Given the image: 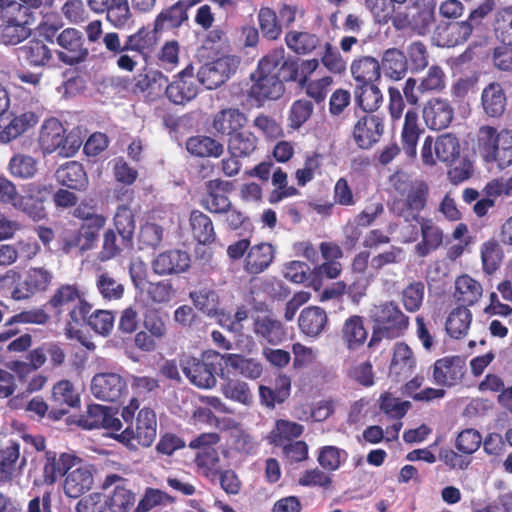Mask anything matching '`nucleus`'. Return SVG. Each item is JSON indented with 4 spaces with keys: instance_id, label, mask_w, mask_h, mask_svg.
<instances>
[{
    "instance_id": "1",
    "label": "nucleus",
    "mask_w": 512,
    "mask_h": 512,
    "mask_svg": "<svg viewBox=\"0 0 512 512\" xmlns=\"http://www.w3.org/2000/svg\"><path fill=\"white\" fill-rule=\"evenodd\" d=\"M56 321H64L69 332L84 325L85 316L92 310L85 291L78 283L60 284L45 304Z\"/></svg>"
},
{
    "instance_id": "2",
    "label": "nucleus",
    "mask_w": 512,
    "mask_h": 512,
    "mask_svg": "<svg viewBox=\"0 0 512 512\" xmlns=\"http://www.w3.org/2000/svg\"><path fill=\"white\" fill-rule=\"evenodd\" d=\"M393 187L402 198L393 200L392 212L406 222H419L420 212L426 207L429 197L428 184L420 179L412 180L405 173H397Z\"/></svg>"
},
{
    "instance_id": "3",
    "label": "nucleus",
    "mask_w": 512,
    "mask_h": 512,
    "mask_svg": "<svg viewBox=\"0 0 512 512\" xmlns=\"http://www.w3.org/2000/svg\"><path fill=\"white\" fill-rule=\"evenodd\" d=\"M373 332L368 342L372 347L382 339L393 340L404 336L410 326V318L394 301H385L372 310Z\"/></svg>"
},
{
    "instance_id": "4",
    "label": "nucleus",
    "mask_w": 512,
    "mask_h": 512,
    "mask_svg": "<svg viewBox=\"0 0 512 512\" xmlns=\"http://www.w3.org/2000/svg\"><path fill=\"white\" fill-rule=\"evenodd\" d=\"M477 146L485 163H496L501 170L512 164V129L481 126Z\"/></svg>"
},
{
    "instance_id": "5",
    "label": "nucleus",
    "mask_w": 512,
    "mask_h": 512,
    "mask_svg": "<svg viewBox=\"0 0 512 512\" xmlns=\"http://www.w3.org/2000/svg\"><path fill=\"white\" fill-rule=\"evenodd\" d=\"M157 435V417L152 408L143 407L136 417L135 429L128 425L123 431L114 433L112 439L118 441L129 450H137L138 446L150 447Z\"/></svg>"
},
{
    "instance_id": "6",
    "label": "nucleus",
    "mask_w": 512,
    "mask_h": 512,
    "mask_svg": "<svg viewBox=\"0 0 512 512\" xmlns=\"http://www.w3.org/2000/svg\"><path fill=\"white\" fill-rule=\"evenodd\" d=\"M425 132L419 123V114L417 108H410L404 115V122L401 130V148L397 143H391L383 148L379 155V162L382 165L389 164L401 151L405 155L414 159L417 155V145L420 136Z\"/></svg>"
},
{
    "instance_id": "7",
    "label": "nucleus",
    "mask_w": 512,
    "mask_h": 512,
    "mask_svg": "<svg viewBox=\"0 0 512 512\" xmlns=\"http://www.w3.org/2000/svg\"><path fill=\"white\" fill-rule=\"evenodd\" d=\"M12 9L13 12L3 15L6 20L0 24V42L5 45H16L29 37V26L35 21L37 11L20 3Z\"/></svg>"
},
{
    "instance_id": "8",
    "label": "nucleus",
    "mask_w": 512,
    "mask_h": 512,
    "mask_svg": "<svg viewBox=\"0 0 512 512\" xmlns=\"http://www.w3.org/2000/svg\"><path fill=\"white\" fill-rule=\"evenodd\" d=\"M262 60L258 62L257 69L251 74L253 83L248 90V99L257 107H262L267 101L277 100L282 97L285 87L272 73L263 69Z\"/></svg>"
},
{
    "instance_id": "9",
    "label": "nucleus",
    "mask_w": 512,
    "mask_h": 512,
    "mask_svg": "<svg viewBox=\"0 0 512 512\" xmlns=\"http://www.w3.org/2000/svg\"><path fill=\"white\" fill-rule=\"evenodd\" d=\"M51 192V185L35 182L28 183L24 186V195L17 193L11 205L16 210L26 214L32 220L39 221L46 217L43 203Z\"/></svg>"
},
{
    "instance_id": "10",
    "label": "nucleus",
    "mask_w": 512,
    "mask_h": 512,
    "mask_svg": "<svg viewBox=\"0 0 512 512\" xmlns=\"http://www.w3.org/2000/svg\"><path fill=\"white\" fill-rule=\"evenodd\" d=\"M56 51L58 59L68 66H74L85 62L89 55V50L85 45V39L81 31L76 28L68 27L63 29L57 36Z\"/></svg>"
},
{
    "instance_id": "11",
    "label": "nucleus",
    "mask_w": 512,
    "mask_h": 512,
    "mask_svg": "<svg viewBox=\"0 0 512 512\" xmlns=\"http://www.w3.org/2000/svg\"><path fill=\"white\" fill-rule=\"evenodd\" d=\"M116 414L117 412L111 407L90 404L87 406L86 412L80 415L77 424L86 430L104 429L112 438L114 433L116 434L122 429V422Z\"/></svg>"
},
{
    "instance_id": "12",
    "label": "nucleus",
    "mask_w": 512,
    "mask_h": 512,
    "mask_svg": "<svg viewBox=\"0 0 512 512\" xmlns=\"http://www.w3.org/2000/svg\"><path fill=\"white\" fill-rule=\"evenodd\" d=\"M92 395L106 402H120L128 394L124 377L114 372L97 373L93 376L90 387Z\"/></svg>"
},
{
    "instance_id": "13",
    "label": "nucleus",
    "mask_w": 512,
    "mask_h": 512,
    "mask_svg": "<svg viewBox=\"0 0 512 512\" xmlns=\"http://www.w3.org/2000/svg\"><path fill=\"white\" fill-rule=\"evenodd\" d=\"M16 57L23 67L48 69L54 66L53 50L39 38H32L16 49Z\"/></svg>"
},
{
    "instance_id": "14",
    "label": "nucleus",
    "mask_w": 512,
    "mask_h": 512,
    "mask_svg": "<svg viewBox=\"0 0 512 512\" xmlns=\"http://www.w3.org/2000/svg\"><path fill=\"white\" fill-rule=\"evenodd\" d=\"M261 60L264 71L272 73L281 84L297 82L300 85L299 63L291 57L286 58L283 47L270 51Z\"/></svg>"
},
{
    "instance_id": "15",
    "label": "nucleus",
    "mask_w": 512,
    "mask_h": 512,
    "mask_svg": "<svg viewBox=\"0 0 512 512\" xmlns=\"http://www.w3.org/2000/svg\"><path fill=\"white\" fill-rule=\"evenodd\" d=\"M198 79L194 75V67L189 64L179 72L171 83L163 86L167 98L174 104H185L198 94Z\"/></svg>"
},
{
    "instance_id": "16",
    "label": "nucleus",
    "mask_w": 512,
    "mask_h": 512,
    "mask_svg": "<svg viewBox=\"0 0 512 512\" xmlns=\"http://www.w3.org/2000/svg\"><path fill=\"white\" fill-rule=\"evenodd\" d=\"M422 118L430 130L441 131L448 128L454 119L451 101L439 96L431 97L423 105Z\"/></svg>"
},
{
    "instance_id": "17",
    "label": "nucleus",
    "mask_w": 512,
    "mask_h": 512,
    "mask_svg": "<svg viewBox=\"0 0 512 512\" xmlns=\"http://www.w3.org/2000/svg\"><path fill=\"white\" fill-rule=\"evenodd\" d=\"M114 486L107 496V508L111 512H130L135 504V494L127 487L128 480L117 474L107 475L102 483V489L108 490Z\"/></svg>"
},
{
    "instance_id": "18",
    "label": "nucleus",
    "mask_w": 512,
    "mask_h": 512,
    "mask_svg": "<svg viewBox=\"0 0 512 512\" xmlns=\"http://www.w3.org/2000/svg\"><path fill=\"white\" fill-rule=\"evenodd\" d=\"M82 462V458L74 453L47 450L44 454L43 481L45 484L53 485L61 477H65L68 471Z\"/></svg>"
},
{
    "instance_id": "19",
    "label": "nucleus",
    "mask_w": 512,
    "mask_h": 512,
    "mask_svg": "<svg viewBox=\"0 0 512 512\" xmlns=\"http://www.w3.org/2000/svg\"><path fill=\"white\" fill-rule=\"evenodd\" d=\"M247 115L239 108H223L211 116L209 131L214 137H230L247 124Z\"/></svg>"
},
{
    "instance_id": "20",
    "label": "nucleus",
    "mask_w": 512,
    "mask_h": 512,
    "mask_svg": "<svg viewBox=\"0 0 512 512\" xmlns=\"http://www.w3.org/2000/svg\"><path fill=\"white\" fill-rule=\"evenodd\" d=\"M466 372L465 361L460 356H445L433 364V382L441 387L458 384Z\"/></svg>"
},
{
    "instance_id": "21",
    "label": "nucleus",
    "mask_w": 512,
    "mask_h": 512,
    "mask_svg": "<svg viewBox=\"0 0 512 512\" xmlns=\"http://www.w3.org/2000/svg\"><path fill=\"white\" fill-rule=\"evenodd\" d=\"M384 128L383 118L366 113L355 123L353 139L359 148L369 149L380 140Z\"/></svg>"
},
{
    "instance_id": "22",
    "label": "nucleus",
    "mask_w": 512,
    "mask_h": 512,
    "mask_svg": "<svg viewBox=\"0 0 512 512\" xmlns=\"http://www.w3.org/2000/svg\"><path fill=\"white\" fill-rule=\"evenodd\" d=\"M151 266L153 272L159 276L178 275L190 268L191 258L186 251L171 249L159 253Z\"/></svg>"
},
{
    "instance_id": "23",
    "label": "nucleus",
    "mask_w": 512,
    "mask_h": 512,
    "mask_svg": "<svg viewBox=\"0 0 512 512\" xmlns=\"http://www.w3.org/2000/svg\"><path fill=\"white\" fill-rule=\"evenodd\" d=\"M206 194L202 197L201 206L213 214H222L229 210L231 201L227 196L232 188L229 181L221 179L209 180L205 184Z\"/></svg>"
},
{
    "instance_id": "24",
    "label": "nucleus",
    "mask_w": 512,
    "mask_h": 512,
    "mask_svg": "<svg viewBox=\"0 0 512 512\" xmlns=\"http://www.w3.org/2000/svg\"><path fill=\"white\" fill-rule=\"evenodd\" d=\"M89 8L97 14H106V19L116 28H124L131 20L128 0H87Z\"/></svg>"
},
{
    "instance_id": "25",
    "label": "nucleus",
    "mask_w": 512,
    "mask_h": 512,
    "mask_svg": "<svg viewBox=\"0 0 512 512\" xmlns=\"http://www.w3.org/2000/svg\"><path fill=\"white\" fill-rule=\"evenodd\" d=\"M93 482L92 468L82 460L74 468L70 469L64 477V494L69 498H78L92 488Z\"/></svg>"
},
{
    "instance_id": "26",
    "label": "nucleus",
    "mask_w": 512,
    "mask_h": 512,
    "mask_svg": "<svg viewBox=\"0 0 512 512\" xmlns=\"http://www.w3.org/2000/svg\"><path fill=\"white\" fill-rule=\"evenodd\" d=\"M53 279V274L43 267L31 268L25 280L12 291L15 300L28 299L30 296L46 291Z\"/></svg>"
},
{
    "instance_id": "27",
    "label": "nucleus",
    "mask_w": 512,
    "mask_h": 512,
    "mask_svg": "<svg viewBox=\"0 0 512 512\" xmlns=\"http://www.w3.org/2000/svg\"><path fill=\"white\" fill-rule=\"evenodd\" d=\"M181 367L190 382L199 388H211L216 383V370L212 363L187 357L181 361Z\"/></svg>"
},
{
    "instance_id": "28",
    "label": "nucleus",
    "mask_w": 512,
    "mask_h": 512,
    "mask_svg": "<svg viewBox=\"0 0 512 512\" xmlns=\"http://www.w3.org/2000/svg\"><path fill=\"white\" fill-rule=\"evenodd\" d=\"M26 459H20V444L14 440H8L0 444V481L9 482L16 477Z\"/></svg>"
},
{
    "instance_id": "29",
    "label": "nucleus",
    "mask_w": 512,
    "mask_h": 512,
    "mask_svg": "<svg viewBox=\"0 0 512 512\" xmlns=\"http://www.w3.org/2000/svg\"><path fill=\"white\" fill-rule=\"evenodd\" d=\"M106 51L111 57H117V66L120 70L132 72L141 58L136 52H131L121 42L117 32H108L102 37Z\"/></svg>"
},
{
    "instance_id": "30",
    "label": "nucleus",
    "mask_w": 512,
    "mask_h": 512,
    "mask_svg": "<svg viewBox=\"0 0 512 512\" xmlns=\"http://www.w3.org/2000/svg\"><path fill=\"white\" fill-rule=\"evenodd\" d=\"M275 248L272 244L262 242L251 246L243 261V270L252 276L265 272L273 263Z\"/></svg>"
},
{
    "instance_id": "31",
    "label": "nucleus",
    "mask_w": 512,
    "mask_h": 512,
    "mask_svg": "<svg viewBox=\"0 0 512 512\" xmlns=\"http://www.w3.org/2000/svg\"><path fill=\"white\" fill-rule=\"evenodd\" d=\"M55 177L60 185L71 190L84 191L89 184L84 166L78 161H67L60 165Z\"/></svg>"
},
{
    "instance_id": "32",
    "label": "nucleus",
    "mask_w": 512,
    "mask_h": 512,
    "mask_svg": "<svg viewBox=\"0 0 512 512\" xmlns=\"http://www.w3.org/2000/svg\"><path fill=\"white\" fill-rule=\"evenodd\" d=\"M65 132V128L57 118L51 117L43 122L38 142L44 154L60 151L65 143Z\"/></svg>"
},
{
    "instance_id": "33",
    "label": "nucleus",
    "mask_w": 512,
    "mask_h": 512,
    "mask_svg": "<svg viewBox=\"0 0 512 512\" xmlns=\"http://www.w3.org/2000/svg\"><path fill=\"white\" fill-rule=\"evenodd\" d=\"M191 6L178 0L164 8L154 19L155 31L163 32L169 29H178L188 21V10Z\"/></svg>"
},
{
    "instance_id": "34",
    "label": "nucleus",
    "mask_w": 512,
    "mask_h": 512,
    "mask_svg": "<svg viewBox=\"0 0 512 512\" xmlns=\"http://www.w3.org/2000/svg\"><path fill=\"white\" fill-rule=\"evenodd\" d=\"M39 122V115L33 111H25L15 115L10 122L0 130V142L8 144L13 140L27 134Z\"/></svg>"
},
{
    "instance_id": "35",
    "label": "nucleus",
    "mask_w": 512,
    "mask_h": 512,
    "mask_svg": "<svg viewBox=\"0 0 512 512\" xmlns=\"http://www.w3.org/2000/svg\"><path fill=\"white\" fill-rule=\"evenodd\" d=\"M155 31L148 27H141L135 33L128 35L124 41L125 47L131 52H136L141 58L147 59L150 54L156 49L158 38Z\"/></svg>"
},
{
    "instance_id": "36",
    "label": "nucleus",
    "mask_w": 512,
    "mask_h": 512,
    "mask_svg": "<svg viewBox=\"0 0 512 512\" xmlns=\"http://www.w3.org/2000/svg\"><path fill=\"white\" fill-rule=\"evenodd\" d=\"M328 325V316L324 309L318 306L304 308L298 318L300 331L309 337H317Z\"/></svg>"
},
{
    "instance_id": "37",
    "label": "nucleus",
    "mask_w": 512,
    "mask_h": 512,
    "mask_svg": "<svg viewBox=\"0 0 512 512\" xmlns=\"http://www.w3.org/2000/svg\"><path fill=\"white\" fill-rule=\"evenodd\" d=\"M417 223L420 225L422 240L415 246V252L419 257H426L441 246L443 233L432 219L421 218Z\"/></svg>"
},
{
    "instance_id": "38",
    "label": "nucleus",
    "mask_w": 512,
    "mask_h": 512,
    "mask_svg": "<svg viewBox=\"0 0 512 512\" xmlns=\"http://www.w3.org/2000/svg\"><path fill=\"white\" fill-rule=\"evenodd\" d=\"M192 238L199 244L210 245L216 240V232L211 218L200 210H192L189 216Z\"/></svg>"
},
{
    "instance_id": "39",
    "label": "nucleus",
    "mask_w": 512,
    "mask_h": 512,
    "mask_svg": "<svg viewBox=\"0 0 512 512\" xmlns=\"http://www.w3.org/2000/svg\"><path fill=\"white\" fill-rule=\"evenodd\" d=\"M186 149L195 157L219 158L224 153V144L210 136L196 135L187 139Z\"/></svg>"
},
{
    "instance_id": "40",
    "label": "nucleus",
    "mask_w": 512,
    "mask_h": 512,
    "mask_svg": "<svg viewBox=\"0 0 512 512\" xmlns=\"http://www.w3.org/2000/svg\"><path fill=\"white\" fill-rule=\"evenodd\" d=\"M380 67L386 77L398 81L407 73L408 59L402 50L389 48L382 54Z\"/></svg>"
},
{
    "instance_id": "41",
    "label": "nucleus",
    "mask_w": 512,
    "mask_h": 512,
    "mask_svg": "<svg viewBox=\"0 0 512 512\" xmlns=\"http://www.w3.org/2000/svg\"><path fill=\"white\" fill-rule=\"evenodd\" d=\"M341 336L348 350H356L363 346L368 338L363 317L352 315L347 318L342 325Z\"/></svg>"
},
{
    "instance_id": "42",
    "label": "nucleus",
    "mask_w": 512,
    "mask_h": 512,
    "mask_svg": "<svg viewBox=\"0 0 512 512\" xmlns=\"http://www.w3.org/2000/svg\"><path fill=\"white\" fill-rule=\"evenodd\" d=\"M254 333L269 344H281L287 337L283 324L270 316H258L253 323Z\"/></svg>"
},
{
    "instance_id": "43",
    "label": "nucleus",
    "mask_w": 512,
    "mask_h": 512,
    "mask_svg": "<svg viewBox=\"0 0 512 512\" xmlns=\"http://www.w3.org/2000/svg\"><path fill=\"white\" fill-rule=\"evenodd\" d=\"M474 29L470 21H456L446 24L438 32L441 46L454 47L465 43Z\"/></svg>"
},
{
    "instance_id": "44",
    "label": "nucleus",
    "mask_w": 512,
    "mask_h": 512,
    "mask_svg": "<svg viewBox=\"0 0 512 512\" xmlns=\"http://www.w3.org/2000/svg\"><path fill=\"white\" fill-rule=\"evenodd\" d=\"M351 74L357 84L376 83L381 76L380 62L371 56H361L353 60Z\"/></svg>"
},
{
    "instance_id": "45",
    "label": "nucleus",
    "mask_w": 512,
    "mask_h": 512,
    "mask_svg": "<svg viewBox=\"0 0 512 512\" xmlns=\"http://www.w3.org/2000/svg\"><path fill=\"white\" fill-rule=\"evenodd\" d=\"M482 285L468 274L458 276L455 280L454 297L464 307L472 306L482 296Z\"/></svg>"
},
{
    "instance_id": "46",
    "label": "nucleus",
    "mask_w": 512,
    "mask_h": 512,
    "mask_svg": "<svg viewBox=\"0 0 512 512\" xmlns=\"http://www.w3.org/2000/svg\"><path fill=\"white\" fill-rule=\"evenodd\" d=\"M482 107L485 113L490 117H500L506 109V94L497 82L487 85L481 95Z\"/></svg>"
},
{
    "instance_id": "47",
    "label": "nucleus",
    "mask_w": 512,
    "mask_h": 512,
    "mask_svg": "<svg viewBox=\"0 0 512 512\" xmlns=\"http://www.w3.org/2000/svg\"><path fill=\"white\" fill-rule=\"evenodd\" d=\"M284 40L287 47L297 55L311 54L321 44L319 36L308 31L290 30Z\"/></svg>"
},
{
    "instance_id": "48",
    "label": "nucleus",
    "mask_w": 512,
    "mask_h": 512,
    "mask_svg": "<svg viewBox=\"0 0 512 512\" xmlns=\"http://www.w3.org/2000/svg\"><path fill=\"white\" fill-rule=\"evenodd\" d=\"M291 378L286 374H280L276 378L275 389L265 385L259 386V397L263 405L274 408L276 404L283 403L290 395Z\"/></svg>"
},
{
    "instance_id": "49",
    "label": "nucleus",
    "mask_w": 512,
    "mask_h": 512,
    "mask_svg": "<svg viewBox=\"0 0 512 512\" xmlns=\"http://www.w3.org/2000/svg\"><path fill=\"white\" fill-rule=\"evenodd\" d=\"M117 234L113 228H108L103 234V243L100 251V259L102 261L111 260L117 256H121L124 252H131L134 248V241Z\"/></svg>"
},
{
    "instance_id": "50",
    "label": "nucleus",
    "mask_w": 512,
    "mask_h": 512,
    "mask_svg": "<svg viewBox=\"0 0 512 512\" xmlns=\"http://www.w3.org/2000/svg\"><path fill=\"white\" fill-rule=\"evenodd\" d=\"M258 143L254 132L241 129L228 138L227 150L230 155L246 158L257 150Z\"/></svg>"
},
{
    "instance_id": "51",
    "label": "nucleus",
    "mask_w": 512,
    "mask_h": 512,
    "mask_svg": "<svg viewBox=\"0 0 512 512\" xmlns=\"http://www.w3.org/2000/svg\"><path fill=\"white\" fill-rule=\"evenodd\" d=\"M416 366L413 351L406 343H397L394 346L393 357L389 366L390 374L398 377H407Z\"/></svg>"
},
{
    "instance_id": "52",
    "label": "nucleus",
    "mask_w": 512,
    "mask_h": 512,
    "mask_svg": "<svg viewBox=\"0 0 512 512\" xmlns=\"http://www.w3.org/2000/svg\"><path fill=\"white\" fill-rule=\"evenodd\" d=\"M471 321V311L467 307L458 306L448 315L445 330L450 337L461 339L467 335Z\"/></svg>"
},
{
    "instance_id": "53",
    "label": "nucleus",
    "mask_w": 512,
    "mask_h": 512,
    "mask_svg": "<svg viewBox=\"0 0 512 512\" xmlns=\"http://www.w3.org/2000/svg\"><path fill=\"white\" fill-rule=\"evenodd\" d=\"M354 96L357 105L366 113L376 111L383 100L382 93L376 83L356 84Z\"/></svg>"
},
{
    "instance_id": "54",
    "label": "nucleus",
    "mask_w": 512,
    "mask_h": 512,
    "mask_svg": "<svg viewBox=\"0 0 512 512\" xmlns=\"http://www.w3.org/2000/svg\"><path fill=\"white\" fill-rule=\"evenodd\" d=\"M259 29L267 40H277L283 33L282 24L276 11L270 7H261L257 14Z\"/></svg>"
},
{
    "instance_id": "55",
    "label": "nucleus",
    "mask_w": 512,
    "mask_h": 512,
    "mask_svg": "<svg viewBox=\"0 0 512 512\" xmlns=\"http://www.w3.org/2000/svg\"><path fill=\"white\" fill-rule=\"evenodd\" d=\"M434 151L439 161L452 164L460 156V143L456 136L446 133L437 137Z\"/></svg>"
},
{
    "instance_id": "56",
    "label": "nucleus",
    "mask_w": 512,
    "mask_h": 512,
    "mask_svg": "<svg viewBox=\"0 0 512 512\" xmlns=\"http://www.w3.org/2000/svg\"><path fill=\"white\" fill-rule=\"evenodd\" d=\"M114 230L117 231L119 236H122V241L126 238L134 241L136 220L135 214L127 205H120L117 207L113 217Z\"/></svg>"
},
{
    "instance_id": "57",
    "label": "nucleus",
    "mask_w": 512,
    "mask_h": 512,
    "mask_svg": "<svg viewBox=\"0 0 512 512\" xmlns=\"http://www.w3.org/2000/svg\"><path fill=\"white\" fill-rule=\"evenodd\" d=\"M221 359L226 366L238 370L244 377L257 379L262 375V365L254 359H248L239 354H224L221 355Z\"/></svg>"
},
{
    "instance_id": "58",
    "label": "nucleus",
    "mask_w": 512,
    "mask_h": 512,
    "mask_svg": "<svg viewBox=\"0 0 512 512\" xmlns=\"http://www.w3.org/2000/svg\"><path fill=\"white\" fill-rule=\"evenodd\" d=\"M425 285L420 280H414L406 285L401 293L400 299L404 309L408 313L418 312L423 305Z\"/></svg>"
},
{
    "instance_id": "59",
    "label": "nucleus",
    "mask_w": 512,
    "mask_h": 512,
    "mask_svg": "<svg viewBox=\"0 0 512 512\" xmlns=\"http://www.w3.org/2000/svg\"><path fill=\"white\" fill-rule=\"evenodd\" d=\"M504 258L503 250L496 240H489L481 245V260L483 271L492 275L495 273Z\"/></svg>"
},
{
    "instance_id": "60",
    "label": "nucleus",
    "mask_w": 512,
    "mask_h": 512,
    "mask_svg": "<svg viewBox=\"0 0 512 512\" xmlns=\"http://www.w3.org/2000/svg\"><path fill=\"white\" fill-rule=\"evenodd\" d=\"M52 400L60 406H66L67 409L80 405V396L69 380H61L53 386Z\"/></svg>"
},
{
    "instance_id": "61",
    "label": "nucleus",
    "mask_w": 512,
    "mask_h": 512,
    "mask_svg": "<svg viewBox=\"0 0 512 512\" xmlns=\"http://www.w3.org/2000/svg\"><path fill=\"white\" fill-rule=\"evenodd\" d=\"M9 172L15 178L29 179L37 172V161L34 157L26 154H15L8 164Z\"/></svg>"
},
{
    "instance_id": "62",
    "label": "nucleus",
    "mask_w": 512,
    "mask_h": 512,
    "mask_svg": "<svg viewBox=\"0 0 512 512\" xmlns=\"http://www.w3.org/2000/svg\"><path fill=\"white\" fill-rule=\"evenodd\" d=\"M166 318L167 315L160 309L148 308L143 314V326L158 340H162L168 332Z\"/></svg>"
},
{
    "instance_id": "63",
    "label": "nucleus",
    "mask_w": 512,
    "mask_h": 512,
    "mask_svg": "<svg viewBox=\"0 0 512 512\" xmlns=\"http://www.w3.org/2000/svg\"><path fill=\"white\" fill-rule=\"evenodd\" d=\"M347 459V452L336 446H323L319 449L317 461L326 471L338 470Z\"/></svg>"
},
{
    "instance_id": "64",
    "label": "nucleus",
    "mask_w": 512,
    "mask_h": 512,
    "mask_svg": "<svg viewBox=\"0 0 512 512\" xmlns=\"http://www.w3.org/2000/svg\"><path fill=\"white\" fill-rule=\"evenodd\" d=\"M494 32L502 44L512 45V8H503L497 12Z\"/></svg>"
}]
</instances>
